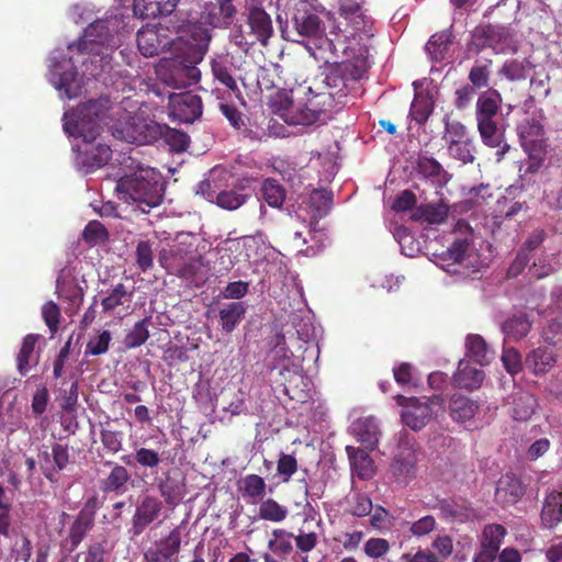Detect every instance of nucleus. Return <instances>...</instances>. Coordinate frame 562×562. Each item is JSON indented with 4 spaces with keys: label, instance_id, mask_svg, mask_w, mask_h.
I'll use <instances>...</instances> for the list:
<instances>
[{
    "label": "nucleus",
    "instance_id": "obj_1",
    "mask_svg": "<svg viewBox=\"0 0 562 562\" xmlns=\"http://www.w3.org/2000/svg\"><path fill=\"white\" fill-rule=\"evenodd\" d=\"M176 41L159 71L161 80L175 89L195 85L201 79L198 65L203 60L211 42L210 31L200 23L182 22L172 25Z\"/></svg>",
    "mask_w": 562,
    "mask_h": 562
},
{
    "label": "nucleus",
    "instance_id": "obj_2",
    "mask_svg": "<svg viewBox=\"0 0 562 562\" xmlns=\"http://www.w3.org/2000/svg\"><path fill=\"white\" fill-rule=\"evenodd\" d=\"M280 102L284 120L291 125H313L321 120L322 114L340 109L321 81L307 88L291 90Z\"/></svg>",
    "mask_w": 562,
    "mask_h": 562
},
{
    "label": "nucleus",
    "instance_id": "obj_3",
    "mask_svg": "<svg viewBox=\"0 0 562 562\" xmlns=\"http://www.w3.org/2000/svg\"><path fill=\"white\" fill-rule=\"evenodd\" d=\"M116 191L124 202L136 203L143 212L145 207L158 206L164 198L161 175L153 168H139L122 177L116 183Z\"/></svg>",
    "mask_w": 562,
    "mask_h": 562
},
{
    "label": "nucleus",
    "instance_id": "obj_4",
    "mask_svg": "<svg viewBox=\"0 0 562 562\" xmlns=\"http://www.w3.org/2000/svg\"><path fill=\"white\" fill-rule=\"evenodd\" d=\"M113 135L131 144H151L162 138L177 153L187 150L190 137L187 133L160 125L156 122H146L140 119H132L120 127H116Z\"/></svg>",
    "mask_w": 562,
    "mask_h": 562
},
{
    "label": "nucleus",
    "instance_id": "obj_5",
    "mask_svg": "<svg viewBox=\"0 0 562 562\" xmlns=\"http://www.w3.org/2000/svg\"><path fill=\"white\" fill-rule=\"evenodd\" d=\"M111 108L109 97L89 100L76 110L64 114V131L83 140H95L102 130V123Z\"/></svg>",
    "mask_w": 562,
    "mask_h": 562
},
{
    "label": "nucleus",
    "instance_id": "obj_6",
    "mask_svg": "<svg viewBox=\"0 0 562 562\" xmlns=\"http://www.w3.org/2000/svg\"><path fill=\"white\" fill-rule=\"evenodd\" d=\"M183 236V234H179L172 245L161 249L158 261L168 273L191 280L199 274L203 267V258L195 254L192 244L181 240Z\"/></svg>",
    "mask_w": 562,
    "mask_h": 562
},
{
    "label": "nucleus",
    "instance_id": "obj_7",
    "mask_svg": "<svg viewBox=\"0 0 562 562\" xmlns=\"http://www.w3.org/2000/svg\"><path fill=\"white\" fill-rule=\"evenodd\" d=\"M364 69L352 63H344L330 69V71L321 81L323 88L333 95V99L342 108L348 102L350 94L357 95L361 91L360 79L363 77Z\"/></svg>",
    "mask_w": 562,
    "mask_h": 562
},
{
    "label": "nucleus",
    "instance_id": "obj_8",
    "mask_svg": "<svg viewBox=\"0 0 562 562\" xmlns=\"http://www.w3.org/2000/svg\"><path fill=\"white\" fill-rule=\"evenodd\" d=\"M117 47L115 37L110 33L109 27L104 21H95L91 23L85 32L83 40L79 43V50L87 53L91 56V63H102V70L109 66L111 55Z\"/></svg>",
    "mask_w": 562,
    "mask_h": 562
},
{
    "label": "nucleus",
    "instance_id": "obj_9",
    "mask_svg": "<svg viewBox=\"0 0 562 562\" xmlns=\"http://www.w3.org/2000/svg\"><path fill=\"white\" fill-rule=\"evenodd\" d=\"M364 1L342 0L338 13L346 22V32L359 40L370 38L374 35V21L363 8Z\"/></svg>",
    "mask_w": 562,
    "mask_h": 562
},
{
    "label": "nucleus",
    "instance_id": "obj_10",
    "mask_svg": "<svg viewBox=\"0 0 562 562\" xmlns=\"http://www.w3.org/2000/svg\"><path fill=\"white\" fill-rule=\"evenodd\" d=\"M102 502L98 495L86 499L81 509L69 526L67 541L70 543V551L78 548L95 525L97 512L101 508Z\"/></svg>",
    "mask_w": 562,
    "mask_h": 562
},
{
    "label": "nucleus",
    "instance_id": "obj_11",
    "mask_svg": "<svg viewBox=\"0 0 562 562\" xmlns=\"http://www.w3.org/2000/svg\"><path fill=\"white\" fill-rule=\"evenodd\" d=\"M290 24L296 36L292 38L294 42H300L304 38L314 42H327L324 22L315 12L307 10L305 5L295 7Z\"/></svg>",
    "mask_w": 562,
    "mask_h": 562
},
{
    "label": "nucleus",
    "instance_id": "obj_12",
    "mask_svg": "<svg viewBox=\"0 0 562 562\" xmlns=\"http://www.w3.org/2000/svg\"><path fill=\"white\" fill-rule=\"evenodd\" d=\"M170 30L168 25L151 26L147 25L137 32L136 42L137 48L145 57L157 56L165 48L171 52L173 48L175 38H171L167 32Z\"/></svg>",
    "mask_w": 562,
    "mask_h": 562
},
{
    "label": "nucleus",
    "instance_id": "obj_13",
    "mask_svg": "<svg viewBox=\"0 0 562 562\" xmlns=\"http://www.w3.org/2000/svg\"><path fill=\"white\" fill-rule=\"evenodd\" d=\"M203 112L202 99L191 91L170 93L168 101L169 116L180 123H193Z\"/></svg>",
    "mask_w": 562,
    "mask_h": 562
},
{
    "label": "nucleus",
    "instance_id": "obj_14",
    "mask_svg": "<svg viewBox=\"0 0 562 562\" xmlns=\"http://www.w3.org/2000/svg\"><path fill=\"white\" fill-rule=\"evenodd\" d=\"M181 550V530L175 527L166 537L156 541L144 553L146 562H177Z\"/></svg>",
    "mask_w": 562,
    "mask_h": 562
},
{
    "label": "nucleus",
    "instance_id": "obj_15",
    "mask_svg": "<svg viewBox=\"0 0 562 562\" xmlns=\"http://www.w3.org/2000/svg\"><path fill=\"white\" fill-rule=\"evenodd\" d=\"M162 509L164 504L161 499L153 495L144 496L137 504L132 517L133 535H142L150 524L159 518Z\"/></svg>",
    "mask_w": 562,
    "mask_h": 562
},
{
    "label": "nucleus",
    "instance_id": "obj_16",
    "mask_svg": "<svg viewBox=\"0 0 562 562\" xmlns=\"http://www.w3.org/2000/svg\"><path fill=\"white\" fill-rule=\"evenodd\" d=\"M86 144L78 149L76 162L86 173L93 172L95 169L108 164L112 156L110 146L105 144H92L94 140H83Z\"/></svg>",
    "mask_w": 562,
    "mask_h": 562
},
{
    "label": "nucleus",
    "instance_id": "obj_17",
    "mask_svg": "<svg viewBox=\"0 0 562 562\" xmlns=\"http://www.w3.org/2000/svg\"><path fill=\"white\" fill-rule=\"evenodd\" d=\"M517 134L521 147L526 153H531L541 148L544 136L542 123L536 116H528L517 125Z\"/></svg>",
    "mask_w": 562,
    "mask_h": 562
},
{
    "label": "nucleus",
    "instance_id": "obj_18",
    "mask_svg": "<svg viewBox=\"0 0 562 562\" xmlns=\"http://www.w3.org/2000/svg\"><path fill=\"white\" fill-rule=\"evenodd\" d=\"M526 485L515 473L507 472L501 476L496 486V498L503 505H514L525 495Z\"/></svg>",
    "mask_w": 562,
    "mask_h": 562
},
{
    "label": "nucleus",
    "instance_id": "obj_19",
    "mask_svg": "<svg viewBox=\"0 0 562 562\" xmlns=\"http://www.w3.org/2000/svg\"><path fill=\"white\" fill-rule=\"evenodd\" d=\"M233 0H215L205 5L202 19L213 27L229 26L236 14Z\"/></svg>",
    "mask_w": 562,
    "mask_h": 562
},
{
    "label": "nucleus",
    "instance_id": "obj_20",
    "mask_svg": "<svg viewBox=\"0 0 562 562\" xmlns=\"http://www.w3.org/2000/svg\"><path fill=\"white\" fill-rule=\"evenodd\" d=\"M431 415V407L417 398L407 400V404L401 413L403 424L415 431L423 429L430 420Z\"/></svg>",
    "mask_w": 562,
    "mask_h": 562
},
{
    "label": "nucleus",
    "instance_id": "obj_21",
    "mask_svg": "<svg viewBox=\"0 0 562 562\" xmlns=\"http://www.w3.org/2000/svg\"><path fill=\"white\" fill-rule=\"evenodd\" d=\"M65 270H60L56 279V292L58 296L68 302L67 312L75 314L83 302V289L74 280L64 277Z\"/></svg>",
    "mask_w": 562,
    "mask_h": 562
},
{
    "label": "nucleus",
    "instance_id": "obj_22",
    "mask_svg": "<svg viewBox=\"0 0 562 562\" xmlns=\"http://www.w3.org/2000/svg\"><path fill=\"white\" fill-rule=\"evenodd\" d=\"M247 24L250 35L262 45H267L273 32L270 15L260 7H251L248 11Z\"/></svg>",
    "mask_w": 562,
    "mask_h": 562
},
{
    "label": "nucleus",
    "instance_id": "obj_23",
    "mask_svg": "<svg viewBox=\"0 0 562 562\" xmlns=\"http://www.w3.org/2000/svg\"><path fill=\"white\" fill-rule=\"evenodd\" d=\"M235 66L227 55H218L211 60L213 78L233 93L240 94L235 79Z\"/></svg>",
    "mask_w": 562,
    "mask_h": 562
},
{
    "label": "nucleus",
    "instance_id": "obj_24",
    "mask_svg": "<svg viewBox=\"0 0 562 562\" xmlns=\"http://www.w3.org/2000/svg\"><path fill=\"white\" fill-rule=\"evenodd\" d=\"M485 378L483 370L473 367L469 361L461 360L453 374V383L459 389L477 390Z\"/></svg>",
    "mask_w": 562,
    "mask_h": 562
},
{
    "label": "nucleus",
    "instance_id": "obj_25",
    "mask_svg": "<svg viewBox=\"0 0 562 562\" xmlns=\"http://www.w3.org/2000/svg\"><path fill=\"white\" fill-rule=\"evenodd\" d=\"M477 131L484 145L496 148L504 140L503 117H487L476 120Z\"/></svg>",
    "mask_w": 562,
    "mask_h": 562
},
{
    "label": "nucleus",
    "instance_id": "obj_26",
    "mask_svg": "<svg viewBox=\"0 0 562 562\" xmlns=\"http://www.w3.org/2000/svg\"><path fill=\"white\" fill-rule=\"evenodd\" d=\"M179 0H133L134 13L144 19L171 14Z\"/></svg>",
    "mask_w": 562,
    "mask_h": 562
},
{
    "label": "nucleus",
    "instance_id": "obj_27",
    "mask_svg": "<svg viewBox=\"0 0 562 562\" xmlns=\"http://www.w3.org/2000/svg\"><path fill=\"white\" fill-rule=\"evenodd\" d=\"M532 327V321L526 313L519 312L508 317L502 325L506 341L517 342L524 339Z\"/></svg>",
    "mask_w": 562,
    "mask_h": 562
},
{
    "label": "nucleus",
    "instance_id": "obj_28",
    "mask_svg": "<svg viewBox=\"0 0 562 562\" xmlns=\"http://www.w3.org/2000/svg\"><path fill=\"white\" fill-rule=\"evenodd\" d=\"M555 362V352L549 347H538L531 350L525 359V366L536 375L547 373Z\"/></svg>",
    "mask_w": 562,
    "mask_h": 562
},
{
    "label": "nucleus",
    "instance_id": "obj_29",
    "mask_svg": "<svg viewBox=\"0 0 562 562\" xmlns=\"http://www.w3.org/2000/svg\"><path fill=\"white\" fill-rule=\"evenodd\" d=\"M40 457L44 458L46 463H49L50 454L45 451ZM52 457L54 460V465L49 467L48 464H42L43 474L50 482L57 481V473L65 470L67 464L69 463V451L68 447L55 443L52 448Z\"/></svg>",
    "mask_w": 562,
    "mask_h": 562
},
{
    "label": "nucleus",
    "instance_id": "obj_30",
    "mask_svg": "<svg viewBox=\"0 0 562 562\" xmlns=\"http://www.w3.org/2000/svg\"><path fill=\"white\" fill-rule=\"evenodd\" d=\"M346 452L350 461L351 469L359 479L369 480L374 475V461L364 449L347 446Z\"/></svg>",
    "mask_w": 562,
    "mask_h": 562
},
{
    "label": "nucleus",
    "instance_id": "obj_31",
    "mask_svg": "<svg viewBox=\"0 0 562 562\" xmlns=\"http://www.w3.org/2000/svg\"><path fill=\"white\" fill-rule=\"evenodd\" d=\"M449 215V207L445 203H428L420 204L415 207L412 220L415 222H423L430 225H438L443 223Z\"/></svg>",
    "mask_w": 562,
    "mask_h": 562
},
{
    "label": "nucleus",
    "instance_id": "obj_32",
    "mask_svg": "<svg viewBox=\"0 0 562 562\" xmlns=\"http://www.w3.org/2000/svg\"><path fill=\"white\" fill-rule=\"evenodd\" d=\"M352 432L367 449L374 450L379 442V427L374 418L358 419L352 424Z\"/></svg>",
    "mask_w": 562,
    "mask_h": 562
},
{
    "label": "nucleus",
    "instance_id": "obj_33",
    "mask_svg": "<svg viewBox=\"0 0 562 562\" xmlns=\"http://www.w3.org/2000/svg\"><path fill=\"white\" fill-rule=\"evenodd\" d=\"M502 95L497 90H490L479 95L475 104V120L499 117Z\"/></svg>",
    "mask_w": 562,
    "mask_h": 562
},
{
    "label": "nucleus",
    "instance_id": "obj_34",
    "mask_svg": "<svg viewBox=\"0 0 562 562\" xmlns=\"http://www.w3.org/2000/svg\"><path fill=\"white\" fill-rule=\"evenodd\" d=\"M416 457L413 451L400 452L391 463V472L397 482H407L415 476Z\"/></svg>",
    "mask_w": 562,
    "mask_h": 562
},
{
    "label": "nucleus",
    "instance_id": "obj_35",
    "mask_svg": "<svg viewBox=\"0 0 562 562\" xmlns=\"http://www.w3.org/2000/svg\"><path fill=\"white\" fill-rule=\"evenodd\" d=\"M246 311V304L240 301L224 304L218 311L222 330L226 334L233 333L245 317Z\"/></svg>",
    "mask_w": 562,
    "mask_h": 562
},
{
    "label": "nucleus",
    "instance_id": "obj_36",
    "mask_svg": "<svg viewBox=\"0 0 562 562\" xmlns=\"http://www.w3.org/2000/svg\"><path fill=\"white\" fill-rule=\"evenodd\" d=\"M227 172L223 168L215 167L210 170L207 177L200 181L196 187L195 193L203 196L209 201L216 200L221 188L224 186Z\"/></svg>",
    "mask_w": 562,
    "mask_h": 562
},
{
    "label": "nucleus",
    "instance_id": "obj_37",
    "mask_svg": "<svg viewBox=\"0 0 562 562\" xmlns=\"http://www.w3.org/2000/svg\"><path fill=\"white\" fill-rule=\"evenodd\" d=\"M541 521L546 528H553L562 521V492L547 495L541 510Z\"/></svg>",
    "mask_w": 562,
    "mask_h": 562
},
{
    "label": "nucleus",
    "instance_id": "obj_38",
    "mask_svg": "<svg viewBox=\"0 0 562 562\" xmlns=\"http://www.w3.org/2000/svg\"><path fill=\"white\" fill-rule=\"evenodd\" d=\"M449 409L453 420L463 423L474 417L479 409V404L462 394H453L450 400Z\"/></svg>",
    "mask_w": 562,
    "mask_h": 562
},
{
    "label": "nucleus",
    "instance_id": "obj_39",
    "mask_svg": "<svg viewBox=\"0 0 562 562\" xmlns=\"http://www.w3.org/2000/svg\"><path fill=\"white\" fill-rule=\"evenodd\" d=\"M417 171L423 177L430 179L437 187H442L448 182L447 172L435 158L420 156L417 160Z\"/></svg>",
    "mask_w": 562,
    "mask_h": 562
},
{
    "label": "nucleus",
    "instance_id": "obj_40",
    "mask_svg": "<svg viewBox=\"0 0 562 562\" xmlns=\"http://www.w3.org/2000/svg\"><path fill=\"white\" fill-rule=\"evenodd\" d=\"M452 40L453 35L450 31H440L431 35L425 46V49L432 60L441 61L445 59L447 53L449 52Z\"/></svg>",
    "mask_w": 562,
    "mask_h": 562
},
{
    "label": "nucleus",
    "instance_id": "obj_41",
    "mask_svg": "<svg viewBox=\"0 0 562 562\" xmlns=\"http://www.w3.org/2000/svg\"><path fill=\"white\" fill-rule=\"evenodd\" d=\"M130 473L123 465H114L110 474L102 480L101 490L105 493L123 494L130 480Z\"/></svg>",
    "mask_w": 562,
    "mask_h": 562
},
{
    "label": "nucleus",
    "instance_id": "obj_42",
    "mask_svg": "<svg viewBox=\"0 0 562 562\" xmlns=\"http://www.w3.org/2000/svg\"><path fill=\"white\" fill-rule=\"evenodd\" d=\"M244 181L245 180H241L240 183L236 184L232 190L220 191L216 195V204L228 211L236 210L245 204L250 194L239 192L246 189V186L243 184Z\"/></svg>",
    "mask_w": 562,
    "mask_h": 562
},
{
    "label": "nucleus",
    "instance_id": "obj_43",
    "mask_svg": "<svg viewBox=\"0 0 562 562\" xmlns=\"http://www.w3.org/2000/svg\"><path fill=\"white\" fill-rule=\"evenodd\" d=\"M435 102L428 93H416L411 104L409 116L418 124L424 125L434 112Z\"/></svg>",
    "mask_w": 562,
    "mask_h": 562
},
{
    "label": "nucleus",
    "instance_id": "obj_44",
    "mask_svg": "<svg viewBox=\"0 0 562 562\" xmlns=\"http://www.w3.org/2000/svg\"><path fill=\"white\" fill-rule=\"evenodd\" d=\"M492 65L493 60L488 58L475 60L468 75L470 86L474 89L490 87Z\"/></svg>",
    "mask_w": 562,
    "mask_h": 562
},
{
    "label": "nucleus",
    "instance_id": "obj_45",
    "mask_svg": "<svg viewBox=\"0 0 562 562\" xmlns=\"http://www.w3.org/2000/svg\"><path fill=\"white\" fill-rule=\"evenodd\" d=\"M266 482L257 474H248L239 482V491L243 497L250 498L252 503H257L266 495Z\"/></svg>",
    "mask_w": 562,
    "mask_h": 562
},
{
    "label": "nucleus",
    "instance_id": "obj_46",
    "mask_svg": "<svg viewBox=\"0 0 562 562\" xmlns=\"http://www.w3.org/2000/svg\"><path fill=\"white\" fill-rule=\"evenodd\" d=\"M293 533L284 529H274L272 538L268 541V549L281 559L288 558L292 551Z\"/></svg>",
    "mask_w": 562,
    "mask_h": 562
},
{
    "label": "nucleus",
    "instance_id": "obj_47",
    "mask_svg": "<svg viewBox=\"0 0 562 562\" xmlns=\"http://www.w3.org/2000/svg\"><path fill=\"white\" fill-rule=\"evenodd\" d=\"M467 356L481 366L488 364L492 355L487 348V344L480 335H469L467 337Z\"/></svg>",
    "mask_w": 562,
    "mask_h": 562
},
{
    "label": "nucleus",
    "instance_id": "obj_48",
    "mask_svg": "<svg viewBox=\"0 0 562 562\" xmlns=\"http://www.w3.org/2000/svg\"><path fill=\"white\" fill-rule=\"evenodd\" d=\"M55 85L58 90L65 92L68 99L79 97L82 89L81 79L74 67L59 74Z\"/></svg>",
    "mask_w": 562,
    "mask_h": 562
},
{
    "label": "nucleus",
    "instance_id": "obj_49",
    "mask_svg": "<svg viewBox=\"0 0 562 562\" xmlns=\"http://www.w3.org/2000/svg\"><path fill=\"white\" fill-rule=\"evenodd\" d=\"M261 198L271 207L280 209L285 200V189L276 179H266L261 186Z\"/></svg>",
    "mask_w": 562,
    "mask_h": 562
},
{
    "label": "nucleus",
    "instance_id": "obj_50",
    "mask_svg": "<svg viewBox=\"0 0 562 562\" xmlns=\"http://www.w3.org/2000/svg\"><path fill=\"white\" fill-rule=\"evenodd\" d=\"M536 400L527 392H519L513 400V418L519 422L528 420L535 412Z\"/></svg>",
    "mask_w": 562,
    "mask_h": 562
},
{
    "label": "nucleus",
    "instance_id": "obj_51",
    "mask_svg": "<svg viewBox=\"0 0 562 562\" xmlns=\"http://www.w3.org/2000/svg\"><path fill=\"white\" fill-rule=\"evenodd\" d=\"M282 67L279 64H270L267 67H261L257 75V82L260 89L270 90L280 88L285 83L281 77Z\"/></svg>",
    "mask_w": 562,
    "mask_h": 562
},
{
    "label": "nucleus",
    "instance_id": "obj_52",
    "mask_svg": "<svg viewBox=\"0 0 562 562\" xmlns=\"http://www.w3.org/2000/svg\"><path fill=\"white\" fill-rule=\"evenodd\" d=\"M506 533V528L503 525H486L482 532L481 547L492 550L497 554Z\"/></svg>",
    "mask_w": 562,
    "mask_h": 562
},
{
    "label": "nucleus",
    "instance_id": "obj_53",
    "mask_svg": "<svg viewBox=\"0 0 562 562\" xmlns=\"http://www.w3.org/2000/svg\"><path fill=\"white\" fill-rule=\"evenodd\" d=\"M40 335L29 334L23 338L21 349L16 357L18 371L21 375H26L31 368V359Z\"/></svg>",
    "mask_w": 562,
    "mask_h": 562
},
{
    "label": "nucleus",
    "instance_id": "obj_54",
    "mask_svg": "<svg viewBox=\"0 0 562 562\" xmlns=\"http://www.w3.org/2000/svg\"><path fill=\"white\" fill-rule=\"evenodd\" d=\"M133 297V291H127L123 283H117L111 292L101 301L104 313L114 311L125 302L130 303Z\"/></svg>",
    "mask_w": 562,
    "mask_h": 562
},
{
    "label": "nucleus",
    "instance_id": "obj_55",
    "mask_svg": "<svg viewBox=\"0 0 562 562\" xmlns=\"http://www.w3.org/2000/svg\"><path fill=\"white\" fill-rule=\"evenodd\" d=\"M135 463L143 468L154 469L160 463L159 453L154 449L139 448L136 449L134 454H127L122 457V461L126 465H133Z\"/></svg>",
    "mask_w": 562,
    "mask_h": 562
},
{
    "label": "nucleus",
    "instance_id": "obj_56",
    "mask_svg": "<svg viewBox=\"0 0 562 562\" xmlns=\"http://www.w3.org/2000/svg\"><path fill=\"white\" fill-rule=\"evenodd\" d=\"M438 508L445 518H451L463 522L470 517L469 507L464 503H458L453 499L440 501Z\"/></svg>",
    "mask_w": 562,
    "mask_h": 562
},
{
    "label": "nucleus",
    "instance_id": "obj_57",
    "mask_svg": "<svg viewBox=\"0 0 562 562\" xmlns=\"http://www.w3.org/2000/svg\"><path fill=\"white\" fill-rule=\"evenodd\" d=\"M475 35H480L484 40L482 46L497 49L499 48L501 42L507 40L508 32L503 26L487 25L477 30Z\"/></svg>",
    "mask_w": 562,
    "mask_h": 562
},
{
    "label": "nucleus",
    "instance_id": "obj_58",
    "mask_svg": "<svg viewBox=\"0 0 562 562\" xmlns=\"http://www.w3.org/2000/svg\"><path fill=\"white\" fill-rule=\"evenodd\" d=\"M288 516L286 507L280 505L273 498L263 501L259 506V517L263 520L280 522Z\"/></svg>",
    "mask_w": 562,
    "mask_h": 562
},
{
    "label": "nucleus",
    "instance_id": "obj_59",
    "mask_svg": "<svg viewBox=\"0 0 562 562\" xmlns=\"http://www.w3.org/2000/svg\"><path fill=\"white\" fill-rule=\"evenodd\" d=\"M498 76L509 81H521L527 78V61L518 59L506 60L498 70Z\"/></svg>",
    "mask_w": 562,
    "mask_h": 562
},
{
    "label": "nucleus",
    "instance_id": "obj_60",
    "mask_svg": "<svg viewBox=\"0 0 562 562\" xmlns=\"http://www.w3.org/2000/svg\"><path fill=\"white\" fill-rule=\"evenodd\" d=\"M150 317L137 322L125 337V345L128 348H137L146 342L149 337L148 326Z\"/></svg>",
    "mask_w": 562,
    "mask_h": 562
},
{
    "label": "nucleus",
    "instance_id": "obj_61",
    "mask_svg": "<svg viewBox=\"0 0 562 562\" xmlns=\"http://www.w3.org/2000/svg\"><path fill=\"white\" fill-rule=\"evenodd\" d=\"M445 134L443 139L447 144L453 143L454 140L469 139L467 127L463 123L456 120H450L449 115L443 117Z\"/></svg>",
    "mask_w": 562,
    "mask_h": 562
},
{
    "label": "nucleus",
    "instance_id": "obj_62",
    "mask_svg": "<svg viewBox=\"0 0 562 562\" xmlns=\"http://www.w3.org/2000/svg\"><path fill=\"white\" fill-rule=\"evenodd\" d=\"M82 237L87 243L98 245L108 240L109 233L103 224L98 221H91L86 225Z\"/></svg>",
    "mask_w": 562,
    "mask_h": 562
},
{
    "label": "nucleus",
    "instance_id": "obj_63",
    "mask_svg": "<svg viewBox=\"0 0 562 562\" xmlns=\"http://www.w3.org/2000/svg\"><path fill=\"white\" fill-rule=\"evenodd\" d=\"M447 145L451 157L460 160L462 164L473 162L474 155L472 153V145L470 139L454 140L453 143Z\"/></svg>",
    "mask_w": 562,
    "mask_h": 562
},
{
    "label": "nucleus",
    "instance_id": "obj_64",
    "mask_svg": "<svg viewBox=\"0 0 562 562\" xmlns=\"http://www.w3.org/2000/svg\"><path fill=\"white\" fill-rule=\"evenodd\" d=\"M136 265L140 271H148L154 263V252L149 240H140L135 251Z\"/></svg>",
    "mask_w": 562,
    "mask_h": 562
}]
</instances>
